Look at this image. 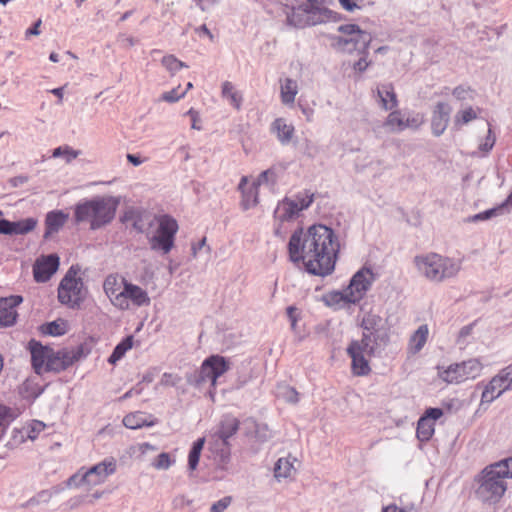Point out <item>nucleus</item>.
<instances>
[{
    "label": "nucleus",
    "instance_id": "obj_22",
    "mask_svg": "<svg viewBox=\"0 0 512 512\" xmlns=\"http://www.w3.org/2000/svg\"><path fill=\"white\" fill-rule=\"evenodd\" d=\"M271 131L276 134L277 139L282 144H287L292 140L295 128L286 119L277 118L271 125Z\"/></svg>",
    "mask_w": 512,
    "mask_h": 512
},
{
    "label": "nucleus",
    "instance_id": "obj_6",
    "mask_svg": "<svg viewBox=\"0 0 512 512\" xmlns=\"http://www.w3.org/2000/svg\"><path fill=\"white\" fill-rule=\"evenodd\" d=\"M154 219L156 228L148 238L150 248L162 254H168L175 245V236L179 230L178 222L167 214L155 216Z\"/></svg>",
    "mask_w": 512,
    "mask_h": 512
},
{
    "label": "nucleus",
    "instance_id": "obj_25",
    "mask_svg": "<svg viewBox=\"0 0 512 512\" xmlns=\"http://www.w3.org/2000/svg\"><path fill=\"white\" fill-rule=\"evenodd\" d=\"M429 336V328L426 324L421 325L410 337L408 342V352L410 354L418 353L426 344Z\"/></svg>",
    "mask_w": 512,
    "mask_h": 512
},
{
    "label": "nucleus",
    "instance_id": "obj_1",
    "mask_svg": "<svg viewBox=\"0 0 512 512\" xmlns=\"http://www.w3.org/2000/svg\"><path fill=\"white\" fill-rule=\"evenodd\" d=\"M340 243L335 232L322 224L310 226L306 232L299 228L288 242L289 258L302 262L306 271L316 276L330 275L338 258Z\"/></svg>",
    "mask_w": 512,
    "mask_h": 512
},
{
    "label": "nucleus",
    "instance_id": "obj_46",
    "mask_svg": "<svg viewBox=\"0 0 512 512\" xmlns=\"http://www.w3.org/2000/svg\"><path fill=\"white\" fill-rule=\"evenodd\" d=\"M45 429V424L41 421L33 420L28 425L27 436L29 439L34 440Z\"/></svg>",
    "mask_w": 512,
    "mask_h": 512
},
{
    "label": "nucleus",
    "instance_id": "obj_38",
    "mask_svg": "<svg viewBox=\"0 0 512 512\" xmlns=\"http://www.w3.org/2000/svg\"><path fill=\"white\" fill-rule=\"evenodd\" d=\"M478 116V111L473 109L472 107H467L463 110H460L454 118V123L456 126H462L476 119Z\"/></svg>",
    "mask_w": 512,
    "mask_h": 512
},
{
    "label": "nucleus",
    "instance_id": "obj_41",
    "mask_svg": "<svg viewBox=\"0 0 512 512\" xmlns=\"http://www.w3.org/2000/svg\"><path fill=\"white\" fill-rule=\"evenodd\" d=\"M385 125L393 130L402 131L405 129L404 116L400 111H392L386 118Z\"/></svg>",
    "mask_w": 512,
    "mask_h": 512
},
{
    "label": "nucleus",
    "instance_id": "obj_16",
    "mask_svg": "<svg viewBox=\"0 0 512 512\" xmlns=\"http://www.w3.org/2000/svg\"><path fill=\"white\" fill-rule=\"evenodd\" d=\"M121 294L124 297L123 306H115L120 310H128L133 307L148 306L150 304V297L143 288L133 283L127 282L123 287Z\"/></svg>",
    "mask_w": 512,
    "mask_h": 512
},
{
    "label": "nucleus",
    "instance_id": "obj_30",
    "mask_svg": "<svg viewBox=\"0 0 512 512\" xmlns=\"http://www.w3.org/2000/svg\"><path fill=\"white\" fill-rule=\"evenodd\" d=\"M247 182L248 178L246 176L242 177L238 187L242 192V203L245 209H249L258 203V188L253 184L249 190H245Z\"/></svg>",
    "mask_w": 512,
    "mask_h": 512
},
{
    "label": "nucleus",
    "instance_id": "obj_13",
    "mask_svg": "<svg viewBox=\"0 0 512 512\" xmlns=\"http://www.w3.org/2000/svg\"><path fill=\"white\" fill-rule=\"evenodd\" d=\"M312 201V197L298 198L297 200L285 198L278 203L274 218L279 222L291 221L298 216L300 211L308 208Z\"/></svg>",
    "mask_w": 512,
    "mask_h": 512
},
{
    "label": "nucleus",
    "instance_id": "obj_34",
    "mask_svg": "<svg viewBox=\"0 0 512 512\" xmlns=\"http://www.w3.org/2000/svg\"><path fill=\"white\" fill-rule=\"evenodd\" d=\"M325 303L331 307H342L345 304H350L347 289L343 291H331L323 297Z\"/></svg>",
    "mask_w": 512,
    "mask_h": 512
},
{
    "label": "nucleus",
    "instance_id": "obj_51",
    "mask_svg": "<svg viewBox=\"0 0 512 512\" xmlns=\"http://www.w3.org/2000/svg\"><path fill=\"white\" fill-rule=\"evenodd\" d=\"M231 502L232 498L230 496H226L214 503L210 508V512H224Z\"/></svg>",
    "mask_w": 512,
    "mask_h": 512
},
{
    "label": "nucleus",
    "instance_id": "obj_63",
    "mask_svg": "<svg viewBox=\"0 0 512 512\" xmlns=\"http://www.w3.org/2000/svg\"><path fill=\"white\" fill-rule=\"evenodd\" d=\"M383 512H405L403 509L397 507L396 505H389L383 509Z\"/></svg>",
    "mask_w": 512,
    "mask_h": 512
},
{
    "label": "nucleus",
    "instance_id": "obj_47",
    "mask_svg": "<svg viewBox=\"0 0 512 512\" xmlns=\"http://www.w3.org/2000/svg\"><path fill=\"white\" fill-rule=\"evenodd\" d=\"M172 462L173 461L171 460L170 455L163 452L156 457L153 462V466L156 469H167L171 466Z\"/></svg>",
    "mask_w": 512,
    "mask_h": 512
},
{
    "label": "nucleus",
    "instance_id": "obj_36",
    "mask_svg": "<svg viewBox=\"0 0 512 512\" xmlns=\"http://www.w3.org/2000/svg\"><path fill=\"white\" fill-rule=\"evenodd\" d=\"M18 412L6 405L0 404V434L18 417Z\"/></svg>",
    "mask_w": 512,
    "mask_h": 512
},
{
    "label": "nucleus",
    "instance_id": "obj_28",
    "mask_svg": "<svg viewBox=\"0 0 512 512\" xmlns=\"http://www.w3.org/2000/svg\"><path fill=\"white\" fill-rule=\"evenodd\" d=\"M68 215L62 211L49 212L45 219L46 235L56 233L64 226Z\"/></svg>",
    "mask_w": 512,
    "mask_h": 512
},
{
    "label": "nucleus",
    "instance_id": "obj_26",
    "mask_svg": "<svg viewBox=\"0 0 512 512\" xmlns=\"http://www.w3.org/2000/svg\"><path fill=\"white\" fill-rule=\"evenodd\" d=\"M339 31L342 32L343 34L353 36L350 39H345L343 41L342 40L339 41L340 43H343L345 45L350 42L362 41L367 46L371 40L370 36L366 32L362 31L359 28V26H357L355 24L342 25L339 27Z\"/></svg>",
    "mask_w": 512,
    "mask_h": 512
},
{
    "label": "nucleus",
    "instance_id": "obj_54",
    "mask_svg": "<svg viewBox=\"0 0 512 512\" xmlns=\"http://www.w3.org/2000/svg\"><path fill=\"white\" fill-rule=\"evenodd\" d=\"M0 234L13 235L12 222L6 219L0 220Z\"/></svg>",
    "mask_w": 512,
    "mask_h": 512
},
{
    "label": "nucleus",
    "instance_id": "obj_29",
    "mask_svg": "<svg viewBox=\"0 0 512 512\" xmlns=\"http://www.w3.org/2000/svg\"><path fill=\"white\" fill-rule=\"evenodd\" d=\"M123 425L129 429H139L144 426H152L154 422L149 420L144 412L136 411L127 414L123 418Z\"/></svg>",
    "mask_w": 512,
    "mask_h": 512
},
{
    "label": "nucleus",
    "instance_id": "obj_15",
    "mask_svg": "<svg viewBox=\"0 0 512 512\" xmlns=\"http://www.w3.org/2000/svg\"><path fill=\"white\" fill-rule=\"evenodd\" d=\"M305 12L307 14V21L311 25L339 20L338 13L323 6L321 0H307Z\"/></svg>",
    "mask_w": 512,
    "mask_h": 512
},
{
    "label": "nucleus",
    "instance_id": "obj_27",
    "mask_svg": "<svg viewBox=\"0 0 512 512\" xmlns=\"http://www.w3.org/2000/svg\"><path fill=\"white\" fill-rule=\"evenodd\" d=\"M296 458L283 457L279 458L274 467V475L277 479L290 478L296 473L294 466Z\"/></svg>",
    "mask_w": 512,
    "mask_h": 512
},
{
    "label": "nucleus",
    "instance_id": "obj_17",
    "mask_svg": "<svg viewBox=\"0 0 512 512\" xmlns=\"http://www.w3.org/2000/svg\"><path fill=\"white\" fill-rule=\"evenodd\" d=\"M443 416L440 408H428L417 423L416 436L422 441H429L435 432V421Z\"/></svg>",
    "mask_w": 512,
    "mask_h": 512
},
{
    "label": "nucleus",
    "instance_id": "obj_23",
    "mask_svg": "<svg viewBox=\"0 0 512 512\" xmlns=\"http://www.w3.org/2000/svg\"><path fill=\"white\" fill-rule=\"evenodd\" d=\"M377 96L379 98L380 105L385 110H392L398 104L394 87L390 83L377 86Z\"/></svg>",
    "mask_w": 512,
    "mask_h": 512
},
{
    "label": "nucleus",
    "instance_id": "obj_21",
    "mask_svg": "<svg viewBox=\"0 0 512 512\" xmlns=\"http://www.w3.org/2000/svg\"><path fill=\"white\" fill-rule=\"evenodd\" d=\"M32 366L36 373L41 374L45 370V364L53 349L43 346L38 342L32 341L30 343Z\"/></svg>",
    "mask_w": 512,
    "mask_h": 512
},
{
    "label": "nucleus",
    "instance_id": "obj_48",
    "mask_svg": "<svg viewBox=\"0 0 512 512\" xmlns=\"http://www.w3.org/2000/svg\"><path fill=\"white\" fill-rule=\"evenodd\" d=\"M452 95L458 100L473 99V92L469 87L458 86L454 88Z\"/></svg>",
    "mask_w": 512,
    "mask_h": 512
},
{
    "label": "nucleus",
    "instance_id": "obj_35",
    "mask_svg": "<svg viewBox=\"0 0 512 512\" xmlns=\"http://www.w3.org/2000/svg\"><path fill=\"white\" fill-rule=\"evenodd\" d=\"M133 347V336L124 338L114 349L109 357V363L115 364L119 361L125 353Z\"/></svg>",
    "mask_w": 512,
    "mask_h": 512
},
{
    "label": "nucleus",
    "instance_id": "obj_59",
    "mask_svg": "<svg viewBox=\"0 0 512 512\" xmlns=\"http://www.w3.org/2000/svg\"><path fill=\"white\" fill-rule=\"evenodd\" d=\"M127 160L132 163L134 166H138L143 163V160L134 154H127Z\"/></svg>",
    "mask_w": 512,
    "mask_h": 512
},
{
    "label": "nucleus",
    "instance_id": "obj_5",
    "mask_svg": "<svg viewBox=\"0 0 512 512\" xmlns=\"http://www.w3.org/2000/svg\"><path fill=\"white\" fill-rule=\"evenodd\" d=\"M360 340H353L349 343L346 352L351 358V373L357 377L368 376L372 369L370 359L375 354L376 337L370 328L365 326Z\"/></svg>",
    "mask_w": 512,
    "mask_h": 512
},
{
    "label": "nucleus",
    "instance_id": "obj_24",
    "mask_svg": "<svg viewBox=\"0 0 512 512\" xmlns=\"http://www.w3.org/2000/svg\"><path fill=\"white\" fill-rule=\"evenodd\" d=\"M239 420L231 415H226L222 418L219 424L217 435L220 439L226 442L227 439L232 437L239 429Z\"/></svg>",
    "mask_w": 512,
    "mask_h": 512
},
{
    "label": "nucleus",
    "instance_id": "obj_60",
    "mask_svg": "<svg viewBox=\"0 0 512 512\" xmlns=\"http://www.w3.org/2000/svg\"><path fill=\"white\" fill-rule=\"evenodd\" d=\"M41 20L39 19L33 27H31L30 29L27 30L26 34L27 35H39L40 34V30H39V27L41 25Z\"/></svg>",
    "mask_w": 512,
    "mask_h": 512
},
{
    "label": "nucleus",
    "instance_id": "obj_64",
    "mask_svg": "<svg viewBox=\"0 0 512 512\" xmlns=\"http://www.w3.org/2000/svg\"><path fill=\"white\" fill-rule=\"evenodd\" d=\"M505 206H512V193L507 197L505 202L497 208L498 211H500Z\"/></svg>",
    "mask_w": 512,
    "mask_h": 512
},
{
    "label": "nucleus",
    "instance_id": "obj_49",
    "mask_svg": "<svg viewBox=\"0 0 512 512\" xmlns=\"http://www.w3.org/2000/svg\"><path fill=\"white\" fill-rule=\"evenodd\" d=\"M181 378L177 374L173 373H164L160 379V385L164 387H173L176 386Z\"/></svg>",
    "mask_w": 512,
    "mask_h": 512
},
{
    "label": "nucleus",
    "instance_id": "obj_10",
    "mask_svg": "<svg viewBox=\"0 0 512 512\" xmlns=\"http://www.w3.org/2000/svg\"><path fill=\"white\" fill-rule=\"evenodd\" d=\"M512 384V363L499 371L485 386L482 396V403H491L499 397Z\"/></svg>",
    "mask_w": 512,
    "mask_h": 512
},
{
    "label": "nucleus",
    "instance_id": "obj_43",
    "mask_svg": "<svg viewBox=\"0 0 512 512\" xmlns=\"http://www.w3.org/2000/svg\"><path fill=\"white\" fill-rule=\"evenodd\" d=\"M162 64L167 70L171 72H176L185 66L182 61L178 60L173 55L164 56L162 59Z\"/></svg>",
    "mask_w": 512,
    "mask_h": 512
},
{
    "label": "nucleus",
    "instance_id": "obj_39",
    "mask_svg": "<svg viewBox=\"0 0 512 512\" xmlns=\"http://www.w3.org/2000/svg\"><path fill=\"white\" fill-rule=\"evenodd\" d=\"M36 220L33 218H27L20 221L12 222L13 234H26L32 231L36 227Z\"/></svg>",
    "mask_w": 512,
    "mask_h": 512
},
{
    "label": "nucleus",
    "instance_id": "obj_52",
    "mask_svg": "<svg viewBox=\"0 0 512 512\" xmlns=\"http://www.w3.org/2000/svg\"><path fill=\"white\" fill-rule=\"evenodd\" d=\"M370 64H371V62H369L367 60V51H365L364 56L361 57L357 62H355L353 64V70L356 73L361 74L367 70V68L370 66Z\"/></svg>",
    "mask_w": 512,
    "mask_h": 512
},
{
    "label": "nucleus",
    "instance_id": "obj_2",
    "mask_svg": "<svg viewBox=\"0 0 512 512\" xmlns=\"http://www.w3.org/2000/svg\"><path fill=\"white\" fill-rule=\"evenodd\" d=\"M512 478V456L486 466L477 478V496L490 504L498 503L507 490L506 479Z\"/></svg>",
    "mask_w": 512,
    "mask_h": 512
},
{
    "label": "nucleus",
    "instance_id": "obj_56",
    "mask_svg": "<svg viewBox=\"0 0 512 512\" xmlns=\"http://www.w3.org/2000/svg\"><path fill=\"white\" fill-rule=\"evenodd\" d=\"M340 5L346 11L352 12L355 9H359L361 6L352 0H339Z\"/></svg>",
    "mask_w": 512,
    "mask_h": 512
},
{
    "label": "nucleus",
    "instance_id": "obj_18",
    "mask_svg": "<svg viewBox=\"0 0 512 512\" xmlns=\"http://www.w3.org/2000/svg\"><path fill=\"white\" fill-rule=\"evenodd\" d=\"M23 298L19 295L0 298V328L11 327L16 323L17 307Z\"/></svg>",
    "mask_w": 512,
    "mask_h": 512
},
{
    "label": "nucleus",
    "instance_id": "obj_32",
    "mask_svg": "<svg viewBox=\"0 0 512 512\" xmlns=\"http://www.w3.org/2000/svg\"><path fill=\"white\" fill-rule=\"evenodd\" d=\"M298 93V87L296 81L287 78L281 84V101L283 104H292L295 101V97Z\"/></svg>",
    "mask_w": 512,
    "mask_h": 512
},
{
    "label": "nucleus",
    "instance_id": "obj_58",
    "mask_svg": "<svg viewBox=\"0 0 512 512\" xmlns=\"http://www.w3.org/2000/svg\"><path fill=\"white\" fill-rule=\"evenodd\" d=\"M488 132H489V135L487 136L486 142L482 147V150H484V151H489L490 149H492V147L495 143V139L490 136L491 130L489 129Z\"/></svg>",
    "mask_w": 512,
    "mask_h": 512
},
{
    "label": "nucleus",
    "instance_id": "obj_3",
    "mask_svg": "<svg viewBox=\"0 0 512 512\" xmlns=\"http://www.w3.org/2000/svg\"><path fill=\"white\" fill-rule=\"evenodd\" d=\"M119 199L113 196L96 197L75 207V221L87 222L92 230L109 224L115 217Z\"/></svg>",
    "mask_w": 512,
    "mask_h": 512
},
{
    "label": "nucleus",
    "instance_id": "obj_42",
    "mask_svg": "<svg viewBox=\"0 0 512 512\" xmlns=\"http://www.w3.org/2000/svg\"><path fill=\"white\" fill-rule=\"evenodd\" d=\"M80 152L72 149L68 145L59 146L55 148L52 152V156L54 158L57 157H64L66 162H71L72 160L76 159L79 156Z\"/></svg>",
    "mask_w": 512,
    "mask_h": 512
},
{
    "label": "nucleus",
    "instance_id": "obj_44",
    "mask_svg": "<svg viewBox=\"0 0 512 512\" xmlns=\"http://www.w3.org/2000/svg\"><path fill=\"white\" fill-rule=\"evenodd\" d=\"M186 95V91H180V86L173 88L170 91H167L161 95V100L174 103L183 98Z\"/></svg>",
    "mask_w": 512,
    "mask_h": 512
},
{
    "label": "nucleus",
    "instance_id": "obj_33",
    "mask_svg": "<svg viewBox=\"0 0 512 512\" xmlns=\"http://www.w3.org/2000/svg\"><path fill=\"white\" fill-rule=\"evenodd\" d=\"M67 331L68 322L64 319H57L41 326V332L51 336H62Z\"/></svg>",
    "mask_w": 512,
    "mask_h": 512
},
{
    "label": "nucleus",
    "instance_id": "obj_9",
    "mask_svg": "<svg viewBox=\"0 0 512 512\" xmlns=\"http://www.w3.org/2000/svg\"><path fill=\"white\" fill-rule=\"evenodd\" d=\"M117 462L113 457L104 459L102 462L94 465L90 469L71 477V481H76L79 477L81 481L88 486H96L106 481V479L115 473Z\"/></svg>",
    "mask_w": 512,
    "mask_h": 512
},
{
    "label": "nucleus",
    "instance_id": "obj_31",
    "mask_svg": "<svg viewBox=\"0 0 512 512\" xmlns=\"http://www.w3.org/2000/svg\"><path fill=\"white\" fill-rule=\"evenodd\" d=\"M221 94L222 97L227 99L235 109L239 110L241 108L242 95L236 90L235 86L231 82H223Z\"/></svg>",
    "mask_w": 512,
    "mask_h": 512
},
{
    "label": "nucleus",
    "instance_id": "obj_12",
    "mask_svg": "<svg viewBox=\"0 0 512 512\" xmlns=\"http://www.w3.org/2000/svg\"><path fill=\"white\" fill-rule=\"evenodd\" d=\"M374 280L372 271L368 268H362L354 274L350 280V284L346 288L351 303L359 302Z\"/></svg>",
    "mask_w": 512,
    "mask_h": 512
},
{
    "label": "nucleus",
    "instance_id": "obj_8",
    "mask_svg": "<svg viewBox=\"0 0 512 512\" xmlns=\"http://www.w3.org/2000/svg\"><path fill=\"white\" fill-rule=\"evenodd\" d=\"M483 364L479 359L471 358L460 363H454L438 372L440 379L447 384H460L479 377Z\"/></svg>",
    "mask_w": 512,
    "mask_h": 512
},
{
    "label": "nucleus",
    "instance_id": "obj_62",
    "mask_svg": "<svg viewBox=\"0 0 512 512\" xmlns=\"http://www.w3.org/2000/svg\"><path fill=\"white\" fill-rule=\"evenodd\" d=\"M51 93L54 94L59 99V103H62L63 99V87L54 88L51 90Z\"/></svg>",
    "mask_w": 512,
    "mask_h": 512
},
{
    "label": "nucleus",
    "instance_id": "obj_50",
    "mask_svg": "<svg viewBox=\"0 0 512 512\" xmlns=\"http://www.w3.org/2000/svg\"><path fill=\"white\" fill-rule=\"evenodd\" d=\"M424 122L423 116L420 114L408 116L404 118V125L406 128H418Z\"/></svg>",
    "mask_w": 512,
    "mask_h": 512
},
{
    "label": "nucleus",
    "instance_id": "obj_37",
    "mask_svg": "<svg viewBox=\"0 0 512 512\" xmlns=\"http://www.w3.org/2000/svg\"><path fill=\"white\" fill-rule=\"evenodd\" d=\"M204 443H205V439L199 438L197 441L194 442V444L189 452L188 465L191 470H195L198 465L200 454L203 449Z\"/></svg>",
    "mask_w": 512,
    "mask_h": 512
},
{
    "label": "nucleus",
    "instance_id": "obj_57",
    "mask_svg": "<svg viewBox=\"0 0 512 512\" xmlns=\"http://www.w3.org/2000/svg\"><path fill=\"white\" fill-rule=\"evenodd\" d=\"M296 310L297 309L295 307H293V306H289L287 308V316H288V318H289V320L291 322V327L293 329H295L296 323H297V320H298V317L296 315Z\"/></svg>",
    "mask_w": 512,
    "mask_h": 512
},
{
    "label": "nucleus",
    "instance_id": "obj_4",
    "mask_svg": "<svg viewBox=\"0 0 512 512\" xmlns=\"http://www.w3.org/2000/svg\"><path fill=\"white\" fill-rule=\"evenodd\" d=\"M414 264L418 272L432 282L453 278L461 270L460 261L434 252L416 256Z\"/></svg>",
    "mask_w": 512,
    "mask_h": 512
},
{
    "label": "nucleus",
    "instance_id": "obj_61",
    "mask_svg": "<svg viewBox=\"0 0 512 512\" xmlns=\"http://www.w3.org/2000/svg\"><path fill=\"white\" fill-rule=\"evenodd\" d=\"M206 243V238L203 237L197 244H192V253H193V256H196L198 251L205 245Z\"/></svg>",
    "mask_w": 512,
    "mask_h": 512
},
{
    "label": "nucleus",
    "instance_id": "obj_53",
    "mask_svg": "<svg viewBox=\"0 0 512 512\" xmlns=\"http://www.w3.org/2000/svg\"><path fill=\"white\" fill-rule=\"evenodd\" d=\"M498 213V209L497 208H493V209H489V210H486L484 212H481V213H478L472 217L469 218V221H483V220H487L495 215H497Z\"/></svg>",
    "mask_w": 512,
    "mask_h": 512
},
{
    "label": "nucleus",
    "instance_id": "obj_7",
    "mask_svg": "<svg viewBox=\"0 0 512 512\" xmlns=\"http://www.w3.org/2000/svg\"><path fill=\"white\" fill-rule=\"evenodd\" d=\"M80 268L71 266L61 280L58 287V299L62 304L72 308L79 306L85 298V288L79 276Z\"/></svg>",
    "mask_w": 512,
    "mask_h": 512
},
{
    "label": "nucleus",
    "instance_id": "obj_20",
    "mask_svg": "<svg viewBox=\"0 0 512 512\" xmlns=\"http://www.w3.org/2000/svg\"><path fill=\"white\" fill-rule=\"evenodd\" d=\"M451 111V106L446 102H439L435 105L431 120V128L434 135L440 136L446 130Z\"/></svg>",
    "mask_w": 512,
    "mask_h": 512
},
{
    "label": "nucleus",
    "instance_id": "obj_19",
    "mask_svg": "<svg viewBox=\"0 0 512 512\" xmlns=\"http://www.w3.org/2000/svg\"><path fill=\"white\" fill-rule=\"evenodd\" d=\"M128 281L117 275H108L104 281L103 289L114 306H123L124 297L121 294L125 283Z\"/></svg>",
    "mask_w": 512,
    "mask_h": 512
},
{
    "label": "nucleus",
    "instance_id": "obj_55",
    "mask_svg": "<svg viewBox=\"0 0 512 512\" xmlns=\"http://www.w3.org/2000/svg\"><path fill=\"white\" fill-rule=\"evenodd\" d=\"M187 115H189L191 118L192 128L196 129V130H200L201 127L198 125V122L200 121L199 113L196 110H194L193 108H191L188 110Z\"/></svg>",
    "mask_w": 512,
    "mask_h": 512
},
{
    "label": "nucleus",
    "instance_id": "obj_40",
    "mask_svg": "<svg viewBox=\"0 0 512 512\" xmlns=\"http://www.w3.org/2000/svg\"><path fill=\"white\" fill-rule=\"evenodd\" d=\"M66 367L63 357L60 355V353H55L52 351L51 357L48 358L46 364H45V370L44 372L48 371H55L59 372L61 370H64Z\"/></svg>",
    "mask_w": 512,
    "mask_h": 512
},
{
    "label": "nucleus",
    "instance_id": "obj_45",
    "mask_svg": "<svg viewBox=\"0 0 512 512\" xmlns=\"http://www.w3.org/2000/svg\"><path fill=\"white\" fill-rule=\"evenodd\" d=\"M276 183V174L273 170L268 169L263 171L258 179L254 182L256 188L261 184H271L272 186Z\"/></svg>",
    "mask_w": 512,
    "mask_h": 512
},
{
    "label": "nucleus",
    "instance_id": "obj_11",
    "mask_svg": "<svg viewBox=\"0 0 512 512\" xmlns=\"http://www.w3.org/2000/svg\"><path fill=\"white\" fill-rule=\"evenodd\" d=\"M229 370L228 361L220 355H211L206 358L200 367L199 382L210 381L213 388L217 379Z\"/></svg>",
    "mask_w": 512,
    "mask_h": 512
},
{
    "label": "nucleus",
    "instance_id": "obj_14",
    "mask_svg": "<svg viewBox=\"0 0 512 512\" xmlns=\"http://www.w3.org/2000/svg\"><path fill=\"white\" fill-rule=\"evenodd\" d=\"M59 257L56 254L42 255L33 265V277L38 283H44L51 279L59 268Z\"/></svg>",
    "mask_w": 512,
    "mask_h": 512
}]
</instances>
